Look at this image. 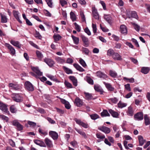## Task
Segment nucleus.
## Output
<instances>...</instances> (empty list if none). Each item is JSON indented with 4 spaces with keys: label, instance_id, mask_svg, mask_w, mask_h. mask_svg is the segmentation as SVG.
Listing matches in <instances>:
<instances>
[{
    "label": "nucleus",
    "instance_id": "f257e3e1",
    "mask_svg": "<svg viewBox=\"0 0 150 150\" xmlns=\"http://www.w3.org/2000/svg\"><path fill=\"white\" fill-rule=\"evenodd\" d=\"M32 69L36 74L33 72L31 73V74L36 79H38L39 77L42 76V72L40 71L38 67H32Z\"/></svg>",
    "mask_w": 150,
    "mask_h": 150
},
{
    "label": "nucleus",
    "instance_id": "f03ea898",
    "mask_svg": "<svg viewBox=\"0 0 150 150\" xmlns=\"http://www.w3.org/2000/svg\"><path fill=\"white\" fill-rule=\"evenodd\" d=\"M5 45L7 48L11 55L13 56L16 54V50L11 45L8 43H6Z\"/></svg>",
    "mask_w": 150,
    "mask_h": 150
},
{
    "label": "nucleus",
    "instance_id": "7ed1b4c3",
    "mask_svg": "<svg viewBox=\"0 0 150 150\" xmlns=\"http://www.w3.org/2000/svg\"><path fill=\"white\" fill-rule=\"evenodd\" d=\"M13 99L15 101L19 102L22 101L23 98L19 94H13L12 95Z\"/></svg>",
    "mask_w": 150,
    "mask_h": 150
},
{
    "label": "nucleus",
    "instance_id": "20e7f679",
    "mask_svg": "<svg viewBox=\"0 0 150 150\" xmlns=\"http://www.w3.org/2000/svg\"><path fill=\"white\" fill-rule=\"evenodd\" d=\"M74 103L77 107H80L83 105V103L81 99L76 97L74 100Z\"/></svg>",
    "mask_w": 150,
    "mask_h": 150
},
{
    "label": "nucleus",
    "instance_id": "39448f33",
    "mask_svg": "<svg viewBox=\"0 0 150 150\" xmlns=\"http://www.w3.org/2000/svg\"><path fill=\"white\" fill-rule=\"evenodd\" d=\"M25 86L26 89L29 91H33L34 90V87L33 85L28 81L25 82Z\"/></svg>",
    "mask_w": 150,
    "mask_h": 150
},
{
    "label": "nucleus",
    "instance_id": "423d86ee",
    "mask_svg": "<svg viewBox=\"0 0 150 150\" xmlns=\"http://www.w3.org/2000/svg\"><path fill=\"white\" fill-rule=\"evenodd\" d=\"M134 118L136 120H141L143 119V114L142 112H138L134 116Z\"/></svg>",
    "mask_w": 150,
    "mask_h": 150
},
{
    "label": "nucleus",
    "instance_id": "0eeeda50",
    "mask_svg": "<svg viewBox=\"0 0 150 150\" xmlns=\"http://www.w3.org/2000/svg\"><path fill=\"white\" fill-rule=\"evenodd\" d=\"M98 129L105 134H108L110 132V128L104 126L98 127Z\"/></svg>",
    "mask_w": 150,
    "mask_h": 150
},
{
    "label": "nucleus",
    "instance_id": "6e6552de",
    "mask_svg": "<svg viewBox=\"0 0 150 150\" xmlns=\"http://www.w3.org/2000/svg\"><path fill=\"white\" fill-rule=\"evenodd\" d=\"M49 135L54 140L57 139L58 137L57 133L54 131H51L49 132Z\"/></svg>",
    "mask_w": 150,
    "mask_h": 150
},
{
    "label": "nucleus",
    "instance_id": "1a4fd4ad",
    "mask_svg": "<svg viewBox=\"0 0 150 150\" xmlns=\"http://www.w3.org/2000/svg\"><path fill=\"white\" fill-rule=\"evenodd\" d=\"M0 109L5 113L8 112L7 105L3 103H0Z\"/></svg>",
    "mask_w": 150,
    "mask_h": 150
},
{
    "label": "nucleus",
    "instance_id": "9d476101",
    "mask_svg": "<svg viewBox=\"0 0 150 150\" xmlns=\"http://www.w3.org/2000/svg\"><path fill=\"white\" fill-rule=\"evenodd\" d=\"M96 74L97 76L100 78L106 79V78H107L108 77L106 75L100 71H97Z\"/></svg>",
    "mask_w": 150,
    "mask_h": 150
},
{
    "label": "nucleus",
    "instance_id": "9b49d317",
    "mask_svg": "<svg viewBox=\"0 0 150 150\" xmlns=\"http://www.w3.org/2000/svg\"><path fill=\"white\" fill-rule=\"evenodd\" d=\"M10 43L14 46L16 47L19 48H20L21 47V45L18 41H15L13 40H11L10 41Z\"/></svg>",
    "mask_w": 150,
    "mask_h": 150
},
{
    "label": "nucleus",
    "instance_id": "f8f14e48",
    "mask_svg": "<svg viewBox=\"0 0 150 150\" xmlns=\"http://www.w3.org/2000/svg\"><path fill=\"white\" fill-rule=\"evenodd\" d=\"M112 58L115 60H121L122 59V57L118 53L115 52Z\"/></svg>",
    "mask_w": 150,
    "mask_h": 150
},
{
    "label": "nucleus",
    "instance_id": "ddd939ff",
    "mask_svg": "<svg viewBox=\"0 0 150 150\" xmlns=\"http://www.w3.org/2000/svg\"><path fill=\"white\" fill-rule=\"evenodd\" d=\"M108 111L113 117L115 118L118 117L119 114L117 112H116L111 109H109Z\"/></svg>",
    "mask_w": 150,
    "mask_h": 150
},
{
    "label": "nucleus",
    "instance_id": "4468645a",
    "mask_svg": "<svg viewBox=\"0 0 150 150\" xmlns=\"http://www.w3.org/2000/svg\"><path fill=\"white\" fill-rule=\"evenodd\" d=\"M76 123L82 126L83 127L87 128L88 127V125L81 121L79 120L76 119L75 120Z\"/></svg>",
    "mask_w": 150,
    "mask_h": 150
},
{
    "label": "nucleus",
    "instance_id": "2eb2a0df",
    "mask_svg": "<svg viewBox=\"0 0 150 150\" xmlns=\"http://www.w3.org/2000/svg\"><path fill=\"white\" fill-rule=\"evenodd\" d=\"M120 30L121 33L126 34L127 33V27L124 25H121L120 27Z\"/></svg>",
    "mask_w": 150,
    "mask_h": 150
},
{
    "label": "nucleus",
    "instance_id": "dca6fc26",
    "mask_svg": "<svg viewBox=\"0 0 150 150\" xmlns=\"http://www.w3.org/2000/svg\"><path fill=\"white\" fill-rule=\"evenodd\" d=\"M69 78L72 81L73 85L74 86H77V80L75 77L73 76H70L69 77Z\"/></svg>",
    "mask_w": 150,
    "mask_h": 150
},
{
    "label": "nucleus",
    "instance_id": "f3484780",
    "mask_svg": "<svg viewBox=\"0 0 150 150\" xmlns=\"http://www.w3.org/2000/svg\"><path fill=\"white\" fill-rule=\"evenodd\" d=\"M35 143L42 147H46V145L43 142L38 140H34Z\"/></svg>",
    "mask_w": 150,
    "mask_h": 150
},
{
    "label": "nucleus",
    "instance_id": "a211bd4d",
    "mask_svg": "<svg viewBox=\"0 0 150 150\" xmlns=\"http://www.w3.org/2000/svg\"><path fill=\"white\" fill-rule=\"evenodd\" d=\"M81 37L82 40L84 43V46L87 47L88 46V39L84 35H82Z\"/></svg>",
    "mask_w": 150,
    "mask_h": 150
},
{
    "label": "nucleus",
    "instance_id": "6ab92c4d",
    "mask_svg": "<svg viewBox=\"0 0 150 150\" xmlns=\"http://www.w3.org/2000/svg\"><path fill=\"white\" fill-rule=\"evenodd\" d=\"M9 86L11 88V89L15 90H17L19 89V86L18 84L11 83H9Z\"/></svg>",
    "mask_w": 150,
    "mask_h": 150
},
{
    "label": "nucleus",
    "instance_id": "aec40b11",
    "mask_svg": "<svg viewBox=\"0 0 150 150\" xmlns=\"http://www.w3.org/2000/svg\"><path fill=\"white\" fill-rule=\"evenodd\" d=\"M94 88L95 91L100 93V94H102L103 91L100 86L98 85H95Z\"/></svg>",
    "mask_w": 150,
    "mask_h": 150
},
{
    "label": "nucleus",
    "instance_id": "412c9836",
    "mask_svg": "<svg viewBox=\"0 0 150 150\" xmlns=\"http://www.w3.org/2000/svg\"><path fill=\"white\" fill-rule=\"evenodd\" d=\"M104 19L110 24L112 23V17L109 15H105L104 16Z\"/></svg>",
    "mask_w": 150,
    "mask_h": 150
},
{
    "label": "nucleus",
    "instance_id": "4be33fe9",
    "mask_svg": "<svg viewBox=\"0 0 150 150\" xmlns=\"http://www.w3.org/2000/svg\"><path fill=\"white\" fill-rule=\"evenodd\" d=\"M138 138L139 142V145L142 146L144 142H145L146 140L143 139V137L141 135H139L138 136Z\"/></svg>",
    "mask_w": 150,
    "mask_h": 150
},
{
    "label": "nucleus",
    "instance_id": "5701e85b",
    "mask_svg": "<svg viewBox=\"0 0 150 150\" xmlns=\"http://www.w3.org/2000/svg\"><path fill=\"white\" fill-rule=\"evenodd\" d=\"M150 70V69L148 67H142L141 71L144 74H147Z\"/></svg>",
    "mask_w": 150,
    "mask_h": 150
},
{
    "label": "nucleus",
    "instance_id": "b1692460",
    "mask_svg": "<svg viewBox=\"0 0 150 150\" xmlns=\"http://www.w3.org/2000/svg\"><path fill=\"white\" fill-rule=\"evenodd\" d=\"M127 115L130 116H132L134 114V111L132 108L131 106H129L128 108V110L127 112Z\"/></svg>",
    "mask_w": 150,
    "mask_h": 150
},
{
    "label": "nucleus",
    "instance_id": "393cba45",
    "mask_svg": "<svg viewBox=\"0 0 150 150\" xmlns=\"http://www.w3.org/2000/svg\"><path fill=\"white\" fill-rule=\"evenodd\" d=\"M92 14L93 17L96 19L98 20L99 18L98 14L97 12V10L95 9H93L92 11Z\"/></svg>",
    "mask_w": 150,
    "mask_h": 150
},
{
    "label": "nucleus",
    "instance_id": "a878e982",
    "mask_svg": "<svg viewBox=\"0 0 150 150\" xmlns=\"http://www.w3.org/2000/svg\"><path fill=\"white\" fill-rule=\"evenodd\" d=\"M73 66L77 70L80 71L82 72L84 71V69L78 64H74Z\"/></svg>",
    "mask_w": 150,
    "mask_h": 150
},
{
    "label": "nucleus",
    "instance_id": "bb28decb",
    "mask_svg": "<svg viewBox=\"0 0 150 150\" xmlns=\"http://www.w3.org/2000/svg\"><path fill=\"white\" fill-rule=\"evenodd\" d=\"M103 83L108 90L110 91H114V88L110 84L108 83H106L105 82H104Z\"/></svg>",
    "mask_w": 150,
    "mask_h": 150
},
{
    "label": "nucleus",
    "instance_id": "cd10ccee",
    "mask_svg": "<svg viewBox=\"0 0 150 150\" xmlns=\"http://www.w3.org/2000/svg\"><path fill=\"white\" fill-rule=\"evenodd\" d=\"M145 123L146 125L150 124V120L147 115H145L144 117Z\"/></svg>",
    "mask_w": 150,
    "mask_h": 150
},
{
    "label": "nucleus",
    "instance_id": "c85d7f7f",
    "mask_svg": "<svg viewBox=\"0 0 150 150\" xmlns=\"http://www.w3.org/2000/svg\"><path fill=\"white\" fill-rule=\"evenodd\" d=\"M75 130L79 134L81 135L84 138H87V136L84 132L82 131L80 129H78L76 128H75Z\"/></svg>",
    "mask_w": 150,
    "mask_h": 150
},
{
    "label": "nucleus",
    "instance_id": "c756f323",
    "mask_svg": "<svg viewBox=\"0 0 150 150\" xmlns=\"http://www.w3.org/2000/svg\"><path fill=\"white\" fill-rule=\"evenodd\" d=\"M1 22L3 23H6L7 22V18L4 15L1 13Z\"/></svg>",
    "mask_w": 150,
    "mask_h": 150
},
{
    "label": "nucleus",
    "instance_id": "7c9ffc66",
    "mask_svg": "<svg viewBox=\"0 0 150 150\" xmlns=\"http://www.w3.org/2000/svg\"><path fill=\"white\" fill-rule=\"evenodd\" d=\"M63 68L65 72L68 74H71L73 73V71L71 69L66 67L63 66Z\"/></svg>",
    "mask_w": 150,
    "mask_h": 150
},
{
    "label": "nucleus",
    "instance_id": "2f4dec72",
    "mask_svg": "<svg viewBox=\"0 0 150 150\" xmlns=\"http://www.w3.org/2000/svg\"><path fill=\"white\" fill-rule=\"evenodd\" d=\"M101 115L102 117L110 116V115L106 110H104L101 113Z\"/></svg>",
    "mask_w": 150,
    "mask_h": 150
},
{
    "label": "nucleus",
    "instance_id": "473e14b6",
    "mask_svg": "<svg viewBox=\"0 0 150 150\" xmlns=\"http://www.w3.org/2000/svg\"><path fill=\"white\" fill-rule=\"evenodd\" d=\"M115 52H114V50L111 49H109L107 52V55L109 56H112V57L113 56V55L115 53Z\"/></svg>",
    "mask_w": 150,
    "mask_h": 150
},
{
    "label": "nucleus",
    "instance_id": "72a5a7b5",
    "mask_svg": "<svg viewBox=\"0 0 150 150\" xmlns=\"http://www.w3.org/2000/svg\"><path fill=\"white\" fill-rule=\"evenodd\" d=\"M54 41L55 42L59 40L62 38V37L59 34H54L53 36Z\"/></svg>",
    "mask_w": 150,
    "mask_h": 150
},
{
    "label": "nucleus",
    "instance_id": "f704fd0d",
    "mask_svg": "<svg viewBox=\"0 0 150 150\" xmlns=\"http://www.w3.org/2000/svg\"><path fill=\"white\" fill-rule=\"evenodd\" d=\"M70 18L73 21H76V17L75 14L72 11H71L70 13Z\"/></svg>",
    "mask_w": 150,
    "mask_h": 150
},
{
    "label": "nucleus",
    "instance_id": "c9c22d12",
    "mask_svg": "<svg viewBox=\"0 0 150 150\" xmlns=\"http://www.w3.org/2000/svg\"><path fill=\"white\" fill-rule=\"evenodd\" d=\"M71 37L73 40L74 43L76 45L78 44L79 41V38L76 37L74 35H72Z\"/></svg>",
    "mask_w": 150,
    "mask_h": 150
},
{
    "label": "nucleus",
    "instance_id": "e433bc0d",
    "mask_svg": "<svg viewBox=\"0 0 150 150\" xmlns=\"http://www.w3.org/2000/svg\"><path fill=\"white\" fill-rule=\"evenodd\" d=\"M54 64V61L50 59H47V65L50 67H52Z\"/></svg>",
    "mask_w": 150,
    "mask_h": 150
},
{
    "label": "nucleus",
    "instance_id": "4c0bfd02",
    "mask_svg": "<svg viewBox=\"0 0 150 150\" xmlns=\"http://www.w3.org/2000/svg\"><path fill=\"white\" fill-rule=\"evenodd\" d=\"M132 24L133 25L134 29L137 31L139 32V31L140 28V26L135 23H132Z\"/></svg>",
    "mask_w": 150,
    "mask_h": 150
},
{
    "label": "nucleus",
    "instance_id": "58836bf2",
    "mask_svg": "<svg viewBox=\"0 0 150 150\" xmlns=\"http://www.w3.org/2000/svg\"><path fill=\"white\" fill-rule=\"evenodd\" d=\"M36 54L37 57L39 59H41L43 57V55L42 53L39 51L37 50L36 51Z\"/></svg>",
    "mask_w": 150,
    "mask_h": 150
},
{
    "label": "nucleus",
    "instance_id": "ea45409f",
    "mask_svg": "<svg viewBox=\"0 0 150 150\" xmlns=\"http://www.w3.org/2000/svg\"><path fill=\"white\" fill-rule=\"evenodd\" d=\"M110 75L112 77L115 78L117 76V73L114 71L110 70L109 71Z\"/></svg>",
    "mask_w": 150,
    "mask_h": 150
},
{
    "label": "nucleus",
    "instance_id": "a19ab883",
    "mask_svg": "<svg viewBox=\"0 0 150 150\" xmlns=\"http://www.w3.org/2000/svg\"><path fill=\"white\" fill-rule=\"evenodd\" d=\"M38 131L40 134L42 136H45L47 134L46 132L40 128L39 129Z\"/></svg>",
    "mask_w": 150,
    "mask_h": 150
},
{
    "label": "nucleus",
    "instance_id": "79ce46f5",
    "mask_svg": "<svg viewBox=\"0 0 150 150\" xmlns=\"http://www.w3.org/2000/svg\"><path fill=\"white\" fill-rule=\"evenodd\" d=\"M55 59L57 62L60 63H62L65 62L64 60L60 57H56Z\"/></svg>",
    "mask_w": 150,
    "mask_h": 150
},
{
    "label": "nucleus",
    "instance_id": "37998d69",
    "mask_svg": "<svg viewBox=\"0 0 150 150\" xmlns=\"http://www.w3.org/2000/svg\"><path fill=\"white\" fill-rule=\"evenodd\" d=\"M127 106V104L125 103H122L121 101H120L118 104V107L122 108Z\"/></svg>",
    "mask_w": 150,
    "mask_h": 150
},
{
    "label": "nucleus",
    "instance_id": "c03bdc74",
    "mask_svg": "<svg viewBox=\"0 0 150 150\" xmlns=\"http://www.w3.org/2000/svg\"><path fill=\"white\" fill-rule=\"evenodd\" d=\"M74 25L75 27V29L78 32H79L81 31V28L80 26L77 23L75 22L74 23Z\"/></svg>",
    "mask_w": 150,
    "mask_h": 150
},
{
    "label": "nucleus",
    "instance_id": "a18cd8bd",
    "mask_svg": "<svg viewBox=\"0 0 150 150\" xmlns=\"http://www.w3.org/2000/svg\"><path fill=\"white\" fill-rule=\"evenodd\" d=\"M59 3L62 7H64L67 4V2L65 0H59Z\"/></svg>",
    "mask_w": 150,
    "mask_h": 150
},
{
    "label": "nucleus",
    "instance_id": "49530a36",
    "mask_svg": "<svg viewBox=\"0 0 150 150\" xmlns=\"http://www.w3.org/2000/svg\"><path fill=\"white\" fill-rule=\"evenodd\" d=\"M64 83L65 85L68 88H72V84L70 83L68 81H65Z\"/></svg>",
    "mask_w": 150,
    "mask_h": 150
},
{
    "label": "nucleus",
    "instance_id": "de8ad7c7",
    "mask_svg": "<svg viewBox=\"0 0 150 150\" xmlns=\"http://www.w3.org/2000/svg\"><path fill=\"white\" fill-rule=\"evenodd\" d=\"M86 98L88 100L91 99L92 98V95L88 93H84Z\"/></svg>",
    "mask_w": 150,
    "mask_h": 150
},
{
    "label": "nucleus",
    "instance_id": "09e8293b",
    "mask_svg": "<svg viewBox=\"0 0 150 150\" xmlns=\"http://www.w3.org/2000/svg\"><path fill=\"white\" fill-rule=\"evenodd\" d=\"M131 17L133 18H134L136 19L138 18V17L137 15V13L134 11L132 12L131 14Z\"/></svg>",
    "mask_w": 150,
    "mask_h": 150
},
{
    "label": "nucleus",
    "instance_id": "8fccbe9b",
    "mask_svg": "<svg viewBox=\"0 0 150 150\" xmlns=\"http://www.w3.org/2000/svg\"><path fill=\"white\" fill-rule=\"evenodd\" d=\"M90 117L91 119L94 120L99 118V116L96 114L91 115Z\"/></svg>",
    "mask_w": 150,
    "mask_h": 150
},
{
    "label": "nucleus",
    "instance_id": "3c124183",
    "mask_svg": "<svg viewBox=\"0 0 150 150\" xmlns=\"http://www.w3.org/2000/svg\"><path fill=\"white\" fill-rule=\"evenodd\" d=\"M123 79L124 80L127 81H129V82L130 83H134V80L133 78H132L130 79L127 78L126 77H124L123 78Z\"/></svg>",
    "mask_w": 150,
    "mask_h": 150
},
{
    "label": "nucleus",
    "instance_id": "603ef678",
    "mask_svg": "<svg viewBox=\"0 0 150 150\" xmlns=\"http://www.w3.org/2000/svg\"><path fill=\"white\" fill-rule=\"evenodd\" d=\"M79 61L80 63L83 67H85L86 66V64L85 62L83 59H79Z\"/></svg>",
    "mask_w": 150,
    "mask_h": 150
},
{
    "label": "nucleus",
    "instance_id": "864d4df0",
    "mask_svg": "<svg viewBox=\"0 0 150 150\" xmlns=\"http://www.w3.org/2000/svg\"><path fill=\"white\" fill-rule=\"evenodd\" d=\"M53 2L52 0H47V5L50 8H52L53 7Z\"/></svg>",
    "mask_w": 150,
    "mask_h": 150
},
{
    "label": "nucleus",
    "instance_id": "5fc2aeb1",
    "mask_svg": "<svg viewBox=\"0 0 150 150\" xmlns=\"http://www.w3.org/2000/svg\"><path fill=\"white\" fill-rule=\"evenodd\" d=\"M92 28H93V32L95 33H96L97 32V27L96 25V24L92 23Z\"/></svg>",
    "mask_w": 150,
    "mask_h": 150
},
{
    "label": "nucleus",
    "instance_id": "6e6d98bb",
    "mask_svg": "<svg viewBox=\"0 0 150 150\" xmlns=\"http://www.w3.org/2000/svg\"><path fill=\"white\" fill-rule=\"evenodd\" d=\"M80 14L81 16L82 21H85L86 18L83 13L81 11L80 12Z\"/></svg>",
    "mask_w": 150,
    "mask_h": 150
},
{
    "label": "nucleus",
    "instance_id": "4d7b16f0",
    "mask_svg": "<svg viewBox=\"0 0 150 150\" xmlns=\"http://www.w3.org/2000/svg\"><path fill=\"white\" fill-rule=\"evenodd\" d=\"M53 146V145L51 141L47 139V147H52Z\"/></svg>",
    "mask_w": 150,
    "mask_h": 150
},
{
    "label": "nucleus",
    "instance_id": "13d9d810",
    "mask_svg": "<svg viewBox=\"0 0 150 150\" xmlns=\"http://www.w3.org/2000/svg\"><path fill=\"white\" fill-rule=\"evenodd\" d=\"M10 111L11 112L14 113L16 112V110L13 105H12L10 107Z\"/></svg>",
    "mask_w": 150,
    "mask_h": 150
},
{
    "label": "nucleus",
    "instance_id": "bf43d9fd",
    "mask_svg": "<svg viewBox=\"0 0 150 150\" xmlns=\"http://www.w3.org/2000/svg\"><path fill=\"white\" fill-rule=\"evenodd\" d=\"M125 88L129 91H131V88L130 87V85L129 83H127L125 85Z\"/></svg>",
    "mask_w": 150,
    "mask_h": 150
},
{
    "label": "nucleus",
    "instance_id": "052dcab7",
    "mask_svg": "<svg viewBox=\"0 0 150 150\" xmlns=\"http://www.w3.org/2000/svg\"><path fill=\"white\" fill-rule=\"evenodd\" d=\"M0 118L3 120H5L6 122L8 121V118L3 115H1L0 114Z\"/></svg>",
    "mask_w": 150,
    "mask_h": 150
},
{
    "label": "nucleus",
    "instance_id": "680f3d73",
    "mask_svg": "<svg viewBox=\"0 0 150 150\" xmlns=\"http://www.w3.org/2000/svg\"><path fill=\"white\" fill-rule=\"evenodd\" d=\"M35 36L36 38L40 39H41L42 38L41 36L40 35L39 33L37 31H36Z\"/></svg>",
    "mask_w": 150,
    "mask_h": 150
},
{
    "label": "nucleus",
    "instance_id": "e2e57ef3",
    "mask_svg": "<svg viewBox=\"0 0 150 150\" xmlns=\"http://www.w3.org/2000/svg\"><path fill=\"white\" fill-rule=\"evenodd\" d=\"M131 40L134 43L135 45L137 47H139L138 43L136 40L134 38H132Z\"/></svg>",
    "mask_w": 150,
    "mask_h": 150
},
{
    "label": "nucleus",
    "instance_id": "0e129e2a",
    "mask_svg": "<svg viewBox=\"0 0 150 150\" xmlns=\"http://www.w3.org/2000/svg\"><path fill=\"white\" fill-rule=\"evenodd\" d=\"M29 43L30 44V45H31L32 46L38 49H39L38 46L35 44L34 43H33V42L31 41H29Z\"/></svg>",
    "mask_w": 150,
    "mask_h": 150
},
{
    "label": "nucleus",
    "instance_id": "69168bd1",
    "mask_svg": "<svg viewBox=\"0 0 150 150\" xmlns=\"http://www.w3.org/2000/svg\"><path fill=\"white\" fill-rule=\"evenodd\" d=\"M13 125L17 127L20 123L17 120H15L13 121L12 122Z\"/></svg>",
    "mask_w": 150,
    "mask_h": 150
},
{
    "label": "nucleus",
    "instance_id": "338daca9",
    "mask_svg": "<svg viewBox=\"0 0 150 150\" xmlns=\"http://www.w3.org/2000/svg\"><path fill=\"white\" fill-rule=\"evenodd\" d=\"M110 100L114 103H116L118 101V99L116 98H111L110 99Z\"/></svg>",
    "mask_w": 150,
    "mask_h": 150
},
{
    "label": "nucleus",
    "instance_id": "774afa93",
    "mask_svg": "<svg viewBox=\"0 0 150 150\" xmlns=\"http://www.w3.org/2000/svg\"><path fill=\"white\" fill-rule=\"evenodd\" d=\"M83 52L85 53V54H88L89 52V50L87 48L85 47L83 48Z\"/></svg>",
    "mask_w": 150,
    "mask_h": 150
}]
</instances>
